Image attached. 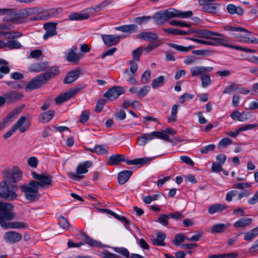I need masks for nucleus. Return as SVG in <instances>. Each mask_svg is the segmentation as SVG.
I'll return each instance as SVG.
<instances>
[{"instance_id": "nucleus-9", "label": "nucleus", "mask_w": 258, "mask_h": 258, "mask_svg": "<svg viewBox=\"0 0 258 258\" xmlns=\"http://www.w3.org/2000/svg\"><path fill=\"white\" fill-rule=\"evenodd\" d=\"M22 177V172L17 166L13 168L12 172L6 171L4 173V179L8 183L15 184L18 181L20 180Z\"/></svg>"}, {"instance_id": "nucleus-57", "label": "nucleus", "mask_w": 258, "mask_h": 258, "mask_svg": "<svg viewBox=\"0 0 258 258\" xmlns=\"http://www.w3.org/2000/svg\"><path fill=\"white\" fill-rule=\"evenodd\" d=\"M58 224L63 229L68 228L70 225L68 220L62 216L58 217Z\"/></svg>"}, {"instance_id": "nucleus-33", "label": "nucleus", "mask_w": 258, "mask_h": 258, "mask_svg": "<svg viewBox=\"0 0 258 258\" xmlns=\"http://www.w3.org/2000/svg\"><path fill=\"white\" fill-rule=\"evenodd\" d=\"M227 10L228 12L231 14H237L242 15L244 14V11L241 7L236 6L233 4H229L227 6Z\"/></svg>"}, {"instance_id": "nucleus-42", "label": "nucleus", "mask_w": 258, "mask_h": 258, "mask_svg": "<svg viewBox=\"0 0 258 258\" xmlns=\"http://www.w3.org/2000/svg\"><path fill=\"white\" fill-rule=\"evenodd\" d=\"M43 12L42 9L38 8H29L24 10L22 14L25 16H29L36 14H40Z\"/></svg>"}, {"instance_id": "nucleus-55", "label": "nucleus", "mask_w": 258, "mask_h": 258, "mask_svg": "<svg viewBox=\"0 0 258 258\" xmlns=\"http://www.w3.org/2000/svg\"><path fill=\"white\" fill-rule=\"evenodd\" d=\"M169 216V214H163L161 215L157 220V222L162 224L164 226H166L169 222L168 221V219L170 218Z\"/></svg>"}, {"instance_id": "nucleus-60", "label": "nucleus", "mask_w": 258, "mask_h": 258, "mask_svg": "<svg viewBox=\"0 0 258 258\" xmlns=\"http://www.w3.org/2000/svg\"><path fill=\"white\" fill-rule=\"evenodd\" d=\"M169 23L172 26H180L182 27H189L190 26V24L189 23L177 20L170 21Z\"/></svg>"}, {"instance_id": "nucleus-16", "label": "nucleus", "mask_w": 258, "mask_h": 258, "mask_svg": "<svg viewBox=\"0 0 258 258\" xmlns=\"http://www.w3.org/2000/svg\"><path fill=\"white\" fill-rule=\"evenodd\" d=\"M213 70V67L205 66H195L190 69V72L192 77L201 75L211 72Z\"/></svg>"}, {"instance_id": "nucleus-21", "label": "nucleus", "mask_w": 258, "mask_h": 258, "mask_svg": "<svg viewBox=\"0 0 258 258\" xmlns=\"http://www.w3.org/2000/svg\"><path fill=\"white\" fill-rule=\"evenodd\" d=\"M166 235L162 231H158L156 237H153L151 238V242L156 246H165L164 242L166 239Z\"/></svg>"}, {"instance_id": "nucleus-61", "label": "nucleus", "mask_w": 258, "mask_h": 258, "mask_svg": "<svg viewBox=\"0 0 258 258\" xmlns=\"http://www.w3.org/2000/svg\"><path fill=\"white\" fill-rule=\"evenodd\" d=\"M151 18V17L149 16H143L140 17H136L134 19V21L140 25H142L146 23Z\"/></svg>"}, {"instance_id": "nucleus-8", "label": "nucleus", "mask_w": 258, "mask_h": 258, "mask_svg": "<svg viewBox=\"0 0 258 258\" xmlns=\"http://www.w3.org/2000/svg\"><path fill=\"white\" fill-rule=\"evenodd\" d=\"M7 14L8 20L19 23L24 22V14L20 11L17 12L15 9H0V15Z\"/></svg>"}, {"instance_id": "nucleus-24", "label": "nucleus", "mask_w": 258, "mask_h": 258, "mask_svg": "<svg viewBox=\"0 0 258 258\" xmlns=\"http://www.w3.org/2000/svg\"><path fill=\"white\" fill-rule=\"evenodd\" d=\"M137 38L144 41H150L157 40L158 36L152 32H143L137 34Z\"/></svg>"}, {"instance_id": "nucleus-25", "label": "nucleus", "mask_w": 258, "mask_h": 258, "mask_svg": "<svg viewBox=\"0 0 258 258\" xmlns=\"http://www.w3.org/2000/svg\"><path fill=\"white\" fill-rule=\"evenodd\" d=\"M230 117L234 120H238L241 122L246 121L249 118L248 113L244 111L240 112L237 110L233 111L230 114Z\"/></svg>"}, {"instance_id": "nucleus-63", "label": "nucleus", "mask_w": 258, "mask_h": 258, "mask_svg": "<svg viewBox=\"0 0 258 258\" xmlns=\"http://www.w3.org/2000/svg\"><path fill=\"white\" fill-rule=\"evenodd\" d=\"M232 143V141L228 138L222 139L219 143V145L223 148H226Z\"/></svg>"}, {"instance_id": "nucleus-62", "label": "nucleus", "mask_w": 258, "mask_h": 258, "mask_svg": "<svg viewBox=\"0 0 258 258\" xmlns=\"http://www.w3.org/2000/svg\"><path fill=\"white\" fill-rule=\"evenodd\" d=\"M106 103V100L104 99H99L95 107V111L97 113L101 112Z\"/></svg>"}, {"instance_id": "nucleus-47", "label": "nucleus", "mask_w": 258, "mask_h": 258, "mask_svg": "<svg viewBox=\"0 0 258 258\" xmlns=\"http://www.w3.org/2000/svg\"><path fill=\"white\" fill-rule=\"evenodd\" d=\"M178 107L179 105L177 104H174L172 107L171 116L168 117L167 119L169 122L175 121L177 119V114L178 112Z\"/></svg>"}, {"instance_id": "nucleus-19", "label": "nucleus", "mask_w": 258, "mask_h": 258, "mask_svg": "<svg viewBox=\"0 0 258 258\" xmlns=\"http://www.w3.org/2000/svg\"><path fill=\"white\" fill-rule=\"evenodd\" d=\"M56 25L57 23L54 22L48 23L44 24V27L46 32L43 37L44 40H46L48 38L56 34Z\"/></svg>"}, {"instance_id": "nucleus-22", "label": "nucleus", "mask_w": 258, "mask_h": 258, "mask_svg": "<svg viewBox=\"0 0 258 258\" xmlns=\"http://www.w3.org/2000/svg\"><path fill=\"white\" fill-rule=\"evenodd\" d=\"M80 73L79 69H76L68 72L64 78L63 83L66 84L73 83L79 77Z\"/></svg>"}, {"instance_id": "nucleus-18", "label": "nucleus", "mask_w": 258, "mask_h": 258, "mask_svg": "<svg viewBox=\"0 0 258 258\" xmlns=\"http://www.w3.org/2000/svg\"><path fill=\"white\" fill-rule=\"evenodd\" d=\"M101 37L105 45L107 47H111L117 44L121 37L116 35L102 34Z\"/></svg>"}, {"instance_id": "nucleus-43", "label": "nucleus", "mask_w": 258, "mask_h": 258, "mask_svg": "<svg viewBox=\"0 0 258 258\" xmlns=\"http://www.w3.org/2000/svg\"><path fill=\"white\" fill-rule=\"evenodd\" d=\"M6 47L10 49H19L22 47L21 43L17 40H9L6 42Z\"/></svg>"}, {"instance_id": "nucleus-48", "label": "nucleus", "mask_w": 258, "mask_h": 258, "mask_svg": "<svg viewBox=\"0 0 258 258\" xmlns=\"http://www.w3.org/2000/svg\"><path fill=\"white\" fill-rule=\"evenodd\" d=\"M111 3L109 0H105L100 4L97 5L96 7H91L88 8V10H94L96 12H99L103 9L105 8L106 6Z\"/></svg>"}, {"instance_id": "nucleus-29", "label": "nucleus", "mask_w": 258, "mask_h": 258, "mask_svg": "<svg viewBox=\"0 0 258 258\" xmlns=\"http://www.w3.org/2000/svg\"><path fill=\"white\" fill-rule=\"evenodd\" d=\"M17 114L16 111L13 110L7 114L5 118L0 122V131L7 126L12 121L11 119Z\"/></svg>"}, {"instance_id": "nucleus-4", "label": "nucleus", "mask_w": 258, "mask_h": 258, "mask_svg": "<svg viewBox=\"0 0 258 258\" xmlns=\"http://www.w3.org/2000/svg\"><path fill=\"white\" fill-rule=\"evenodd\" d=\"M17 190V186L16 184L8 183L5 179L0 183V198L10 201H14L18 197Z\"/></svg>"}, {"instance_id": "nucleus-49", "label": "nucleus", "mask_w": 258, "mask_h": 258, "mask_svg": "<svg viewBox=\"0 0 258 258\" xmlns=\"http://www.w3.org/2000/svg\"><path fill=\"white\" fill-rule=\"evenodd\" d=\"M239 86L238 84L232 83L225 88L223 93L230 94L234 91H238L239 90Z\"/></svg>"}, {"instance_id": "nucleus-3", "label": "nucleus", "mask_w": 258, "mask_h": 258, "mask_svg": "<svg viewBox=\"0 0 258 258\" xmlns=\"http://www.w3.org/2000/svg\"><path fill=\"white\" fill-rule=\"evenodd\" d=\"M37 184V181L31 180L27 184H23L20 186L21 191L24 194L25 198L30 202L38 201L40 197Z\"/></svg>"}, {"instance_id": "nucleus-52", "label": "nucleus", "mask_w": 258, "mask_h": 258, "mask_svg": "<svg viewBox=\"0 0 258 258\" xmlns=\"http://www.w3.org/2000/svg\"><path fill=\"white\" fill-rule=\"evenodd\" d=\"M143 50L144 48L142 46H140L132 51V54L133 55L134 60L138 61H139Z\"/></svg>"}, {"instance_id": "nucleus-50", "label": "nucleus", "mask_w": 258, "mask_h": 258, "mask_svg": "<svg viewBox=\"0 0 258 258\" xmlns=\"http://www.w3.org/2000/svg\"><path fill=\"white\" fill-rule=\"evenodd\" d=\"M164 81V77L163 76H160L153 81L152 86L153 88H157L163 85Z\"/></svg>"}, {"instance_id": "nucleus-13", "label": "nucleus", "mask_w": 258, "mask_h": 258, "mask_svg": "<svg viewBox=\"0 0 258 258\" xmlns=\"http://www.w3.org/2000/svg\"><path fill=\"white\" fill-rule=\"evenodd\" d=\"M152 160V158L148 157L130 160V165L137 166L136 167H130V176L132 175L134 171L146 164L150 163Z\"/></svg>"}, {"instance_id": "nucleus-36", "label": "nucleus", "mask_w": 258, "mask_h": 258, "mask_svg": "<svg viewBox=\"0 0 258 258\" xmlns=\"http://www.w3.org/2000/svg\"><path fill=\"white\" fill-rule=\"evenodd\" d=\"M90 16L88 13H73L69 16L71 21H81L88 19Z\"/></svg>"}, {"instance_id": "nucleus-53", "label": "nucleus", "mask_w": 258, "mask_h": 258, "mask_svg": "<svg viewBox=\"0 0 258 258\" xmlns=\"http://www.w3.org/2000/svg\"><path fill=\"white\" fill-rule=\"evenodd\" d=\"M215 144H209L199 149V151L201 154H208L211 151H213L215 149Z\"/></svg>"}, {"instance_id": "nucleus-41", "label": "nucleus", "mask_w": 258, "mask_h": 258, "mask_svg": "<svg viewBox=\"0 0 258 258\" xmlns=\"http://www.w3.org/2000/svg\"><path fill=\"white\" fill-rule=\"evenodd\" d=\"M152 140L150 133L143 134L138 137V143L140 146H143Z\"/></svg>"}, {"instance_id": "nucleus-26", "label": "nucleus", "mask_w": 258, "mask_h": 258, "mask_svg": "<svg viewBox=\"0 0 258 258\" xmlns=\"http://www.w3.org/2000/svg\"><path fill=\"white\" fill-rule=\"evenodd\" d=\"M80 57L75 52L73 49H70L68 52L66 54L65 59L69 62H73L75 64H78Z\"/></svg>"}, {"instance_id": "nucleus-6", "label": "nucleus", "mask_w": 258, "mask_h": 258, "mask_svg": "<svg viewBox=\"0 0 258 258\" xmlns=\"http://www.w3.org/2000/svg\"><path fill=\"white\" fill-rule=\"evenodd\" d=\"M85 86L82 85H78L72 88L68 91L57 96L55 99V101L57 104H60L72 98L79 91L85 88Z\"/></svg>"}, {"instance_id": "nucleus-34", "label": "nucleus", "mask_w": 258, "mask_h": 258, "mask_svg": "<svg viewBox=\"0 0 258 258\" xmlns=\"http://www.w3.org/2000/svg\"><path fill=\"white\" fill-rule=\"evenodd\" d=\"M229 224L224 223L215 224L211 227V233L216 234L223 232L229 227Z\"/></svg>"}, {"instance_id": "nucleus-12", "label": "nucleus", "mask_w": 258, "mask_h": 258, "mask_svg": "<svg viewBox=\"0 0 258 258\" xmlns=\"http://www.w3.org/2000/svg\"><path fill=\"white\" fill-rule=\"evenodd\" d=\"M125 90L121 86H113L106 92L103 96L110 101H113L117 99L119 96L123 94Z\"/></svg>"}, {"instance_id": "nucleus-2", "label": "nucleus", "mask_w": 258, "mask_h": 258, "mask_svg": "<svg viewBox=\"0 0 258 258\" xmlns=\"http://www.w3.org/2000/svg\"><path fill=\"white\" fill-rule=\"evenodd\" d=\"M192 12L191 11H182L170 8L166 10L156 12L153 18L155 22L160 25H162L165 22L172 18H179L186 19L191 17Z\"/></svg>"}, {"instance_id": "nucleus-51", "label": "nucleus", "mask_w": 258, "mask_h": 258, "mask_svg": "<svg viewBox=\"0 0 258 258\" xmlns=\"http://www.w3.org/2000/svg\"><path fill=\"white\" fill-rule=\"evenodd\" d=\"M200 79L202 82V86L203 88H206L212 84L210 77L207 74L201 76Z\"/></svg>"}, {"instance_id": "nucleus-35", "label": "nucleus", "mask_w": 258, "mask_h": 258, "mask_svg": "<svg viewBox=\"0 0 258 258\" xmlns=\"http://www.w3.org/2000/svg\"><path fill=\"white\" fill-rule=\"evenodd\" d=\"M150 91V87L147 85L141 88L138 91H137L136 88H130V92L132 93H137V95L140 98L145 97Z\"/></svg>"}, {"instance_id": "nucleus-7", "label": "nucleus", "mask_w": 258, "mask_h": 258, "mask_svg": "<svg viewBox=\"0 0 258 258\" xmlns=\"http://www.w3.org/2000/svg\"><path fill=\"white\" fill-rule=\"evenodd\" d=\"M92 165V163L91 161H85L83 163L79 164L76 169V173L70 172L68 174L71 179L75 181L80 180L84 177L80 174L88 172V168L91 167Z\"/></svg>"}, {"instance_id": "nucleus-56", "label": "nucleus", "mask_w": 258, "mask_h": 258, "mask_svg": "<svg viewBox=\"0 0 258 258\" xmlns=\"http://www.w3.org/2000/svg\"><path fill=\"white\" fill-rule=\"evenodd\" d=\"M242 33L237 32V33H233L232 35L240 41L242 42H248L249 41V38L247 37V34L248 33H245V34H242Z\"/></svg>"}, {"instance_id": "nucleus-58", "label": "nucleus", "mask_w": 258, "mask_h": 258, "mask_svg": "<svg viewBox=\"0 0 258 258\" xmlns=\"http://www.w3.org/2000/svg\"><path fill=\"white\" fill-rule=\"evenodd\" d=\"M257 127H258V123L245 124L239 127L238 131L240 133L244 131L251 130Z\"/></svg>"}, {"instance_id": "nucleus-46", "label": "nucleus", "mask_w": 258, "mask_h": 258, "mask_svg": "<svg viewBox=\"0 0 258 258\" xmlns=\"http://www.w3.org/2000/svg\"><path fill=\"white\" fill-rule=\"evenodd\" d=\"M187 237L183 234L177 233L175 234L174 238L173 239V243L175 246H178L183 242Z\"/></svg>"}, {"instance_id": "nucleus-44", "label": "nucleus", "mask_w": 258, "mask_h": 258, "mask_svg": "<svg viewBox=\"0 0 258 258\" xmlns=\"http://www.w3.org/2000/svg\"><path fill=\"white\" fill-rule=\"evenodd\" d=\"M258 235V227H255L246 232L244 239L245 240L249 241Z\"/></svg>"}, {"instance_id": "nucleus-27", "label": "nucleus", "mask_w": 258, "mask_h": 258, "mask_svg": "<svg viewBox=\"0 0 258 258\" xmlns=\"http://www.w3.org/2000/svg\"><path fill=\"white\" fill-rule=\"evenodd\" d=\"M81 234L84 237L85 243L91 246H96L98 247H103V245L100 242L92 239L84 232L81 231Z\"/></svg>"}, {"instance_id": "nucleus-54", "label": "nucleus", "mask_w": 258, "mask_h": 258, "mask_svg": "<svg viewBox=\"0 0 258 258\" xmlns=\"http://www.w3.org/2000/svg\"><path fill=\"white\" fill-rule=\"evenodd\" d=\"M224 39L225 40V41H224L225 42L224 43V44H221V45L224 46L228 47V48H234L236 50H241V51H243L244 52L246 51V47L228 44L229 42L228 38L227 37H226L225 36Z\"/></svg>"}, {"instance_id": "nucleus-32", "label": "nucleus", "mask_w": 258, "mask_h": 258, "mask_svg": "<svg viewBox=\"0 0 258 258\" xmlns=\"http://www.w3.org/2000/svg\"><path fill=\"white\" fill-rule=\"evenodd\" d=\"M55 113L54 110H49L42 113L39 117V120L41 122L46 123L49 121L53 117Z\"/></svg>"}, {"instance_id": "nucleus-30", "label": "nucleus", "mask_w": 258, "mask_h": 258, "mask_svg": "<svg viewBox=\"0 0 258 258\" xmlns=\"http://www.w3.org/2000/svg\"><path fill=\"white\" fill-rule=\"evenodd\" d=\"M59 71L58 67L54 66L51 67L50 69L47 70L45 73L42 74L47 82L52 78L59 75Z\"/></svg>"}, {"instance_id": "nucleus-31", "label": "nucleus", "mask_w": 258, "mask_h": 258, "mask_svg": "<svg viewBox=\"0 0 258 258\" xmlns=\"http://www.w3.org/2000/svg\"><path fill=\"white\" fill-rule=\"evenodd\" d=\"M62 10L61 8H56L50 9L48 11L44 12L41 15V18L43 20H46L51 17H54L58 13L61 12Z\"/></svg>"}, {"instance_id": "nucleus-40", "label": "nucleus", "mask_w": 258, "mask_h": 258, "mask_svg": "<svg viewBox=\"0 0 258 258\" xmlns=\"http://www.w3.org/2000/svg\"><path fill=\"white\" fill-rule=\"evenodd\" d=\"M129 179V171L123 170L118 173L117 180L120 184H123Z\"/></svg>"}, {"instance_id": "nucleus-1", "label": "nucleus", "mask_w": 258, "mask_h": 258, "mask_svg": "<svg viewBox=\"0 0 258 258\" xmlns=\"http://www.w3.org/2000/svg\"><path fill=\"white\" fill-rule=\"evenodd\" d=\"M13 204L0 202V225L4 228H27L28 226L23 222H8L15 218L16 214L13 212Z\"/></svg>"}, {"instance_id": "nucleus-23", "label": "nucleus", "mask_w": 258, "mask_h": 258, "mask_svg": "<svg viewBox=\"0 0 258 258\" xmlns=\"http://www.w3.org/2000/svg\"><path fill=\"white\" fill-rule=\"evenodd\" d=\"M228 206L225 204H215L210 206L208 208L209 214L214 215L216 213H220L225 210Z\"/></svg>"}, {"instance_id": "nucleus-11", "label": "nucleus", "mask_w": 258, "mask_h": 258, "mask_svg": "<svg viewBox=\"0 0 258 258\" xmlns=\"http://www.w3.org/2000/svg\"><path fill=\"white\" fill-rule=\"evenodd\" d=\"M47 82V81L43 75L41 74L33 78L28 83L26 86L25 90L29 91L31 90L37 89L45 84Z\"/></svg>"}, {"instance_id": "nucleus-64", "label": "nucleus", "mask_w": 258, "mask_h": 258, "mask_svg": "<svg viewBox=\"0 0 258 258\" xmlns=\"http://www.w3.org/2000/svg\"><path fill=\"white\" fill-rule=\"evenodd\" d=\"M89 118V111L88 110L82 111L80 118V122L84 123L87 122Z\"/></svg>"}, {"instance_id": "nucleus-38", "label": "nucleus", "mask_w": 258, "mask_h": 258, "mask_svg": "<svg viewBox=\"0 0 258 258\" xmlns=\"http://www.w3.org/2000/svg\"><path fill=\"white\" fill-rule=\"evenodd\" d=\"M47 63L44 62H37L30 66V70L33 72H39L47 68Z\"/></svg>"}, {"instance_id": "nucleus-17", "label": "nucleus", "mask_w": 258, "mask_h": 258, "mask_svg": "<svg viewBox=\"0 0 258 258\" xmlns=\"http://www.w3.org/2000/svg\"><path fill=\"white\" fill-rule=\"evenodd\" d=\"M4 96L6 102L8 103H12L20 100L23 98V95L22 93L11 91L6 92L4 94Z\"/></svg>"}, {"instance_id": "nucleus-37", "label": "nucleus", "mask_w": 258, "mask_h": 258, "mask_svg": "<svg viewBox=\"0 0 258 258\" xmlns=\"http://www.w3.org/2000/svg\"><path fill=\"white\" fill-rule=\"evenodd\" d=\"M151 136L152 140L156 138L163 140L165 141L170 142V137L168 135L163 132L154 131L151 132Z\"/></svg>"}, {"instance_id": "nucleus-20", "label": "nucleus", "mask_w": 258, "mask_h": 258, "mask_svg": "<svg viewBox=\"0 0 258 258\" xmlns=\"http://www.w3.org/2000/svg\"><path fill=\"white\" fill-rule=\"evenodd\" d=\"M15 130H19L21 133H24L29 128L28 121L25 116H21L16 123L13 126Z\"/></svg>"}, {"instance_id": "nucleus-10", "label": "nucleus", "mask_w": 258, "mask_h": 258, "mask_svg": "<svg viewBox=\"0 0 258 258\" xmlns=\"http://www.w3.org/2000/svg\"><path fill=\"white\" fill-rule=\"evenodd\" d=\"M32 176L37 181L38 187L44 188L52 185V178L49 174H39L35 171L32 172Z\"/></svg>"}, {"instance_id": "nucleus-28", "label": "nucleus", "mask_w": 258, "mask_h": 258, "mask_svg": "<svg viewBox=\"0 0 258 258\" xmlns=\"http://www.w3.org/2000/svg\"><path fill=\"white\" fill-rule=\"evenodd\" d=\"M168 45L169 47L175 49L176 50L179 51V52H188L189 50L198 47L197 46L192 45H189L188 46H184L182 45H178V44L173 43H168Z\"/></svg>"}, {"instance_id": "nucleus-59", "label": "nucleus", "mask_w": 258, "mask_h": 258, "mask_svg": "<svg viewBox=\"0 0 258 258\" xmlns=\"http://www.w3.org/2000/svg\"><path fill=\"white\" fill-rule=\"evenodd\" d=\"M194 97V95L190 93H184L179 98V102L183 104L184 102L190 100Z\"/></svg>"}, {"instance_id": "nucleus-5", "label": "nucleus", "mask_w": 258, "mask_h": 258, "mask_svg": "<svg viewBox=\"0 0 258 258\" xmlns=\"http://www.w3.org/2000/svg\"><path fill=\"white\" fill-rule=\"evenodd\" d=\"M196 37L210 40L216 44H224L225 36L207 29H197L196 31Z\"/></svg>"}, {"instance_id": "nucleus-39", "label": "nucleus", "mask_w": 258, "mask_h": 258, "mask_svg": "<svg viewBox=\"0 0 258 258\" xmlns=\"http://www.w3.org/2000/svg\"><path fill=\"white\" fill-rule=\"evenodd\" d=\"M252 221L251 218H241L234 223V226L236 228L245 227L250 225Z\"/></svg>"}, {"instance_id": "nucleus-14", "label": "nucleus", "mask_w": 258, "mask_h": 258, "mask_svg": "<svg viewBox=\"0 0 258 258\" xmlns=\"http://www.w3.org/2000/svg\"><path fill=\"white\" fill-rule=\"evenodd\" d=\"M122 162H125L129 165V160L124 155L121 154H113L108 159L107 164L111 166H117Z\"/></svg>"}, {"instance_id": "nucleus-45", "label": "nucleus", "mask_w": 258, "mask_h": 258, "mask_svg": "<svg viewBox=\"0 0 258 258\" xmlns=\"http://www.w3.org/2000/svg\"><path fill=\"white\" fill-rule=\"evenodd\" d=\"M2 35L6 36V38L9 40H14L15 38H18L22 36L23 34L18 31H12L3 33Z\"/></svg>"}, {"instance_id": "nucleus-15", "label": "nucleus", "mask_w": 258, "mask_h": 258, "mask_svg": "<svg viewBox=\"0 0 258 258\" xmlns=\"http://www.w3.org/2000/svg\"><path fill=\"white\" fill-rule=\"evenodd\" d=\"M4 238L8 243H15L22 239V235L16 231H8L5 234Z\"/></svg>"}]
</instances>
